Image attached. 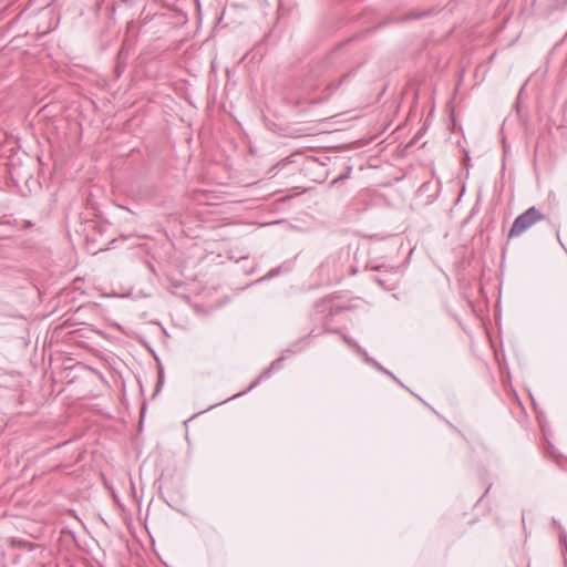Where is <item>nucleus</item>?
I'll return each mask as SVG.
<instances>
[{"instance_id":"nucleus-11","label":"nucleus","mask_w":567,"mask_h":567,"mask_svg":"<svg viewBox=\"0 0 567 567\" xmlns=\"http://www.w3.org/2000/svg\"><path fill=\"white\" fill-rule=\"evenodd\" d=\"M124 3H130V0H121Z\"/></svg>"},{"instance_id":"nucleus-5","label":"nucleus","mask_w":567,"mask_h":567,"mask_svg":"<svg viewBox=\"0 0 567 567\" xmlns=\"http://www.w3.org/2000/svg\"><path fill=\"white\" fill-rule=\"evenodd\" d=\"M429 14V12H422V13H419L416 16H414L415 19H421L423 17H426Z\"/></svg>"},{"instance_id":"nucleus-7","label":"nucleus","mask_w":567,"mask_h":567,"mask_svg":"<svg viewBox=\"0 0 567 567\" xmlns=\"http://www.w3.org/2000/svg\"><path fill=\"white\" fill-rule=\"evenodd\" d=\"M287 163H290L289 157L281 161L278 165H286Z\"/></svg>"},{"instance_id":"nucleus-4","label":"nucleus","mask_w":567,"mask_h":567,"mask_svg":"<svg viewBox=\"0 0 567 567\" xmlns=\"http://www.w3.org/2000/svg\"><path fill=\"white\" fill-rule=\"evenodd\" d=\"M560 543L565 545L566 551H567V537L566 535H560L559 537Z\"/></svg>"},{"instance_id":"nucleus-3","label":"nucleus","mask_w":567,"mask_h":567,"mask_svg":"<svg viewBox=\"0 0 567 567\" xmlns=\"http://www.w3.org/2000/svg\"><path fill=\"white\" fill-rule=\"evenodd\" d=\"M367 362H369L370 364H372L373 367L378 368L380 371H382L383 373L394 378V375L388 371L386 369H384L382 365H380L377 361H374L373 359H370V358H367L365 359Z\"/></svg>"},{"instance_id":"nucleus-1","label":"nucleus","mask_w":567,"mask_h":567,"mask_svg":"<svg viewBox=\"0 0 567 567\" xmlns=\"http://www.w3.org/2000/svg\"><path fill=\"white\" fill-rule=\"evenodd\" d=\"M545 219V215L535 206L529 207L523 214L518 215L507 235V240L518 237L528 230L536 223Z\"/></svg>"},{"instance_id":"nucleus-9","label":"nucleus","mask_w":567,"mask_h":567,"mask_svg":"<svg viewBox=\"0 0 567 567\" xmlns=\"http://www.w3.org/2000/svg\"><path fill=\"white\" fill-rule=\"evenodd\" d=\"M375 281H377L379 285H381V286L383 285V281H382L381 279H378V278H377V279H375Z\"/></svg>"},{"instance_id":"nucleus-10","label":"nucleus","mask_w":567,"mask_h":567,"mask_svg":"<svg viewBox=\"0 0 567 567\" xmlns=\"http://www.w3.org/2000/svg\"><path fill=\"white\" fill-rule=\"evenodd\" d=\"M489 488H491V485L486 488V491H485L483 496H485L489 492Z\"/></svg>"},{"instance_id":"nucleus-2","label":"nucleus","mask_w":567,"mask_h":567,"mask_svg":"<svg viewBox=\"0 0 567 567\" xmlns=\"http://www.w3.org/2000/svg\"><path fill=\"white\" fill-rule=\"evenodd\" d=\"M282 362H284V358H278L277 360H275L267 369H265L259 374V377L256 380H254V382L249 385V388L245 392L238 393L236 396L250 391L251 389L256 388L262 380L270 378L274 370H279L282 367Z\"/></svg>"},{"instance_id":"nucleus-12","label":"nucleus","mask_w":567,"mask_h":567,"mask_svg":"<svg viewBox=\"0 0 567 567\" xmlns=\"http://www.w3.org/2000/svg\"><path fill=\"white\" fill-rule=\"evenodd\" d=\"M117 239H112V241L110 243V245H113Z\"/></svg>"},{"instance_id":"nucleus-6","label":"nucleus","mask_w":567,"mask_h":567,"mask_svg":"<svg viewBox=\"0 0 567 567\" xmlns=\"http://www.w3.org/2000/svg\"><path fill=\"white\" fill-rule=\"evenodd\" d=\"M172 286H173L174 288H178V287H181V286H182V282H181V281H173V282H172Z\"/></svg>"},{"instance_id":"nucleus-8","label":"nucleus","mask_w":567,"mask_h":567,"mask_svg":"<svg viewBox=\"0 0 567 567\" xmlns=\"http://www.w3.org/2000/svg\"><path fill=\"white\" fill-rule=\"evenodd\" d=\"M343 339H344V341H346L348 344H350V346L352 344L351 340H350L347 336H343Z\"/></svg>"}]
</instances>
